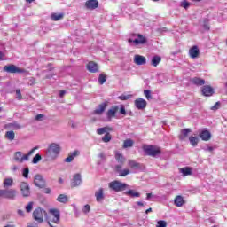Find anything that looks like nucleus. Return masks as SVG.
Returning a JSON list of instances; mask_svg holds the SVG:
<instances>
[{
    "instance_id": "13",
    "label": "nucleus",
    "mask_w": 227,
    "mask_h": 227,
    "mask_svg": "<svg viewBox=\"0 0 227 227\" xmlns=\"http://www.w3.org/2000/svg\"><path fill=\"white\" fill-rule=\"evenodd\" d=\"M34 184L36 187L43 189L45 187V180L42 177L41 175H36L34 179Z\"/></svg>"
},
{
    "instance_id": "28",
    "label": "nucleus",
    "mask_w": 227,
    "mask_h": 227,
    "mask_svg": "<svg viewBox=\"0 0 227 227\" xmlns=\"http://www.w3.org/2000/svg\"><path fill=\"white\" fill-rule=\"evenodd\" d=\"M79 155V151H74L73 153H70L68 157L64 160V162H72L75 157Z\"/></svg>"
},
{
    "instance_id": "21",
    "label": "nucleus",
    "mask_w": 227,
    "mask_h": 227,
    "mask_svg": "<svg viewBox=\"0 0 227 227\" xmlns=\"http://www.w3.org/2000/svg\"><path fill=\"white\" fill-rule=\"evenodd\" d=\"M82 179H81V174H75L71 182V187H77V185H81Z\"/></svg>"
},
{
    "instance_id": "15",
    "label": "nucleus",
    "mask_w": 227,
    "mask_h": 227,
    "mask_svg": "<svg viewBox=\"0 0 227 227\" xmlns=\"http://www.w3.org/2000/svg\"><path fill=\"white\" fill-rule=\"evenodd\" d=\"M85 8L87 10H97V8H98V0H87L85 3Z\"/></svg>"
},
{
    "instance_id": "25",
    "label": "nucleus",
    "mask_w": 227,
    "mask_h": 227,
    "mask_svg": "<svg viewBox=\"0 0 227 227\" xmlns=\"http://www.w3.org/2000/svg\"><path fill=\"white\" fill-rule=\"evenodd\" d=\"M6 129H8V130H20L22 126L17 122H12L6 125Z\"/></svg>"
},
{
    "instance_id": "8",
    "label": "nucleus",
    "mask_w": 227,
    "mask_h": 227,
    "mask_svg": "<svg viewBox=\"0 0 227 227\" xmlns=\"http://www.w3.org/2000/svg\"><path fill=\"white\" fill-rule=\"evenodd\" d=\"M109 188L112 191H114V192H120L121 191H125L127 184L120 181H112L109 183Z\"/></svg>"
},
{
    "instance_id": "35",
    "label": "nucleus",
    "mask_w": 227,
    "mask_h": 227,
    "mask_svg": "<svg viewBox=\"0 0 227 227\" xmlns=\"http://www.w3.org/2000/svg\"><path fill=\"white\" fill-rule=\"evenodd\" d=\"M180 171H181V173H183L184 176H189V175L192 174V171L191 170V168H189V167L181 168Z\"/></svg>"
},
{
    "instance_id": "54",
    "label": "nucleus",
    "mask_w": 227,
    "mask_h": 227,
    "mask_svg": "<svg viewBox=\"0 0 227 227\" xmlns=\"http://www.w3.org/2000/svg\"><path fill=\"white\" fill-rule=\"evenodd\" d=\"M43 118V114H37L35 119L37 121H42V119Z\"/></svg>"
},
{
    "instance_id": "7",
    "label": "nucleus",
    "mask_w": 227,
    "mask_h": 227,
    "mask_svg": "<svg viewBox=\"0 0 227 227\" xmlns=\"http://www.w3.org/2000/svg\"><path fill=\"white\" fill-rule=\"evenodd\" d=\"M43 215H44V217H46L47 212L40 207L36 208L33 212V217H34L35 221H36L37 224L43 223Z\"/></svg>"
},
{
    "instance_id": "1",
    "label": "nucleus",
    "mask_w": 227,
    "mask_h": 227,
    "mask_svg": "<svg viewBox=\"0 0 227 227\" xmlns=\"http://www.w3.org/2000/svg\"><path fill=\"white\" fill-rule=\"evenodd\" d=\"M115 160L118 162V164L115 165L114 169L115 172L118 173L119 176H127V175H130V169H122L125 162L127 161V159L123 157V154L120 153V152H116Z\"/></svg>"
},
{
    "instance_id": "31",
    "label": "nucleus",
    "mask_w": 227,
    "mask_h": 227,
    "mask_svg": "<svg viewBox=\"0 0 227 227\" xmlns=\"http://www.w3.org/2000/svg\"><path fill=\"white\" fill-rule=\"evenodd\" d=\"M191 130L189 129H184L181 130V134L179 135L180 141L185 140L187 138V136H189V133Z\"/></svg>"
},
{
    "instance_id": "27",
    "label": "nucleus",
    "mask_w": 227,
    "mask_h": 227,
    "mask_svg": "<svg viewBox=\"0 0 227 227\" xmlns=\"http://www.w3.org/2000/svg\"><path fill=\"white\" fill-rule=\"evenodd\" d=\"M107 132H113V128L106 126L97 129V134L99 136H102V134H106Z\"/></svg>"
},
{
    "instance_id": "3",
    "label": "nucleus",
    "mask_w": 227,
    "mask_h": 227,
    "mask_svg": "<svg viewBox=\"0 0 227 227\" xmlns=\"http://www.w3.org/2000/svg\"><path fill=\"white\" fill-rule=\"evenodd\" d=\"M142 149L146 155L149 157H157L162 153V149L159 147V145H143Z\"/></svg>"
},
{
    "instance_id": "55",
    "label": "nucleus",
    "mask_w": 227,
    "mask_h": 227,
    "mask_svg": "<svg viewBox=\"0 0 227 227\" xmlns=\"http://www.w3.org/2000/svg\"><path fill=\"white\" fill-rule=\"evenodd\" d=\"M28 84H30V86H33V84H35V78L31 77L28 81Z\"/></svg>"
},
{
    "instance_id": "46",
    "label": "nucleus",
    "mask_w": 227,
    "mask_h": 227,
    "mask_svg": "<svg viewBox=\"0 0 227 227\" xmlns=\"http://www.w3.org/2000/svg\"><path fill=\"white\" fill-rule=\"evenodd\" d=\"M221 107V102H216L215 106L211 107V111H217Z\"/></svg>"
},
{
    "instance_id": "2",
    "label": "nucleus",
    "mask_w": 227,
    "mask_h": 227,
    "mask_svg": "<svg viewBox=\"0 0 227 227\" xmlns=\"http://www.w3.org/2000/svg\"><path fill=\"white\" fill-rule=\"evenodd\" d=\"M59 152H61V147H59V145L52 143L46 150V158L48 159V160H54V159H56V157L59 155Z\"/></svg>"
},
{
    "instance_id": "47",
    "label": "nucleus",
    "mask_w": 227,
    "mask_h": 227,
    "mask_svg": "<svg viewBox=\"0 0 227 227\" xmlns=\"http://www.w3.org/2000/svg\"><path fill=\"white\" fill-rule=\"evenodd\" d=\"M120 114H123V116H126V115H127V111L125 110V106L121 105V107H120Z\"/></svg>"
},
{
    "instance_id": "40",
    "label": "nucleus",
    "mask_w": 227,
    "mask_h": 227,
    "mask_svg": "<svg viewBox=\"0 0 227 227\" xmlns=\"http://www.w3.org/2000/svg\"><path fill=\"white\" fill-rule=\"evenodd\" d=\"M111 134L109 132H107L103 137H102V141L104 143H109V141H111Z\"/></svg>"
},
{
    "instance_id": "44",
    "label": "nucleus",
    "mask_w": 227,
    "mask_h": 227,
    "mask_svg": "<svg viewBox=\"0 0 227 227\" xmlns=\"http://www.w3.org/2000/svg\"><path fill=\"white\" fill-rule=\"evenodd\" d=\"M166 226H168V223H166V221H162V220L158 221L156 225V227H166Z\"/></svg>"
},
{
    "instance_id": "11",
    "label": "nucleus",
    "mask_w": 227,
    "mask_h": 227,
    "mask_svg": "<svg viewBox=\"0 0 227 227\" xmlns=\"http://www.w3.org/2000/svg\"><path fill=\"white\" fill-rule=\"evenodd\" d=\"M128 166L130 168V169H133L134 171H139L144 168L143 164L137 162L134 160H129Z\"/></svg>"
},
{
    "instance_id": "42",
    "label": "nucleus",
    "mask_w": 227,
    "mask_h": 227,
    "mask_svg": "<svg viewBox=\"0 0 227 227\" xmlns=\"http://www.w3.org/2000/svg\"><path fill=\"white\" fill-rule=\"evenodd\" d=\"M208 22H209L208 19H205L204 20L203 28L206 31H209L210 30V24Z\"/></svg>"
},
{
    "instance_id": "58",
    "label": "nucleus",
    "mask_w": 227,
    "mask_h": 227,
    "mask_svg": "<svg viewBox=\"0 0 227 227\" xmlns=\"http://www.w3.org/2000/svg\"><path fill=\"white\" fill-rule=\"evenodd\" d=\"M65 93H66L65 90H60V91H59V97H60L61 98H63V97H65Z\"/></svg>"
},
{
    "instance_id": "32",
    "label": "nucleus",
    "mask_w": 227,
    "mask_h": 227,
    "mask_svg": "<svg viewBox=\"0 0 227 227\" xmlns=\"http://www.w3.org/2000/svg\"><path fill=\"white\" fill-rule=\"evenodd\" d=\"M126 196H130V198H139L141 193L136 192V190H129L125 192Z\"/></svg>"
},
{
    "instance_id": "51",
    "label": "nucleus",
    "mask_w": 227,
    "mask_h": 227,
    "mask_svg": "<svg viewBox=\"0 0 227 227\" xmlns=\"http://www.w3.org/2000/svg\"><path fill=\"white\" fill-rule=\"evenodd\" d=\"M90 205H88V204L85 205L84 207H83V213L88 214V212H90Z\"/></svg>"
},
{
    "instance_id": "9",
    "label": "nucleus",
    "mask_w": 227,
    "mask_h": 227,
    "mask_svg": "<svg viewBox=\"0 0 227 227\" xmlns=\"http://www.w3.org/2000/svg\"><path fill=\"white\" fill-rule=\"evenodd\" d=\"M4 72H7V74H24L26 70L13 64H10L4 67Z\"/></svg>"
},
{
    "instance_id": "20",
    "label": "nucleus",
    "mask_w": 227,
    "mask_h": 227,
    "mask_svg": "<svg viewBox=\"0 0 227 227\" xmlns=\"http://www.w3.org/2000/svg\"><path fill=\"white\" fill-rule=\"evenodd\" d=\"M199 136L202 141H210L212 139V134L207 129L202 130Z\"/></svg>"
},
{
    "instance_id": "19",
    "label": "nucleus",
    "mask_w": 227,
    "mask_h": 227,
    "mask_svg": "<svg viewBox=\"0 0 227 227\" xmlns=\"http://www.w3.org/2000/svg\"><path fill=\"white\" fill-rule=\"evenodd\" d=\"M87 69L92 74H97V72H98V64L94 61H90L87 65Z\"/></svg>"
},
{
    "instance_id": "45",
    "label": "nucleus",
    "mask_w": 227,
    "mask_h": 227,
    "mask_svg": "<svg viewBox=\"0 0 227 227\" xmlns=\"http://www.w3.org/2000/svg\"><path fill=\"white\" fill-rule=\"evenodd\" d=\"M24 178H28L29 176V168H25L23 169V173H22Z\"/></svg>"
},
{
    "instance_id": "53",
    "label": "nucleus",
    "mask_w": 227,
    "mask_h": 227,
    "mask_svg": "<svg viewBox=\"0 0 227 227\" xmlns=\"http://www.w3.org/2000/svg\"><path fill=\"white\" fill-rule=\"evenodd\" d=\"M120 100H129V98H130V96H125V95H121L119 97Z\"/></svg>"
},
{
    "instance_id": "18",
    "label": "nucleus",
    "mask_w": 227,
    "mask_h": 227,
    "mask_svg": "<svg viewBox=\"0 0 227 227\" xmlns=\"http://www.w3.org/2000/svg\"><path fill=\"white\" fill-rule=\"evenodd\" d=\"M120 107L118 106H113L106 113V116L108 120H111V118H114L116 116V113H118Z\"/></svg>"
},
{
    "instance_id": "37",
    "label": "nucleus",
    "mask_w": 227,
    "mask_h": 227,
    "mask_svg": "<svg viewBox=\"0 0 227 227\" xmlns=\"http://www.w3.org/2000/svg\"><path fill=\"white\" fill-rule=\"evenodd\" d=\"M63 17H65V14H63V13L51 14V20H53L54 21L61 20V19H63Z\"/></svg>"
},
{
    "instance_id": "22",
    "label": "nucleus",
    "mask_w": 227,
    "mask_h": 227,
    "mask_svg": "<svg viewBox=\"0 0 227 227\" xmlns=\"http://www.w3.org/2000/svg\"><path fill=\"white\" fill-rule=\"evenodd\" d=\"M134 63L136 65H146V58L141 55H135Z\"/></svg>"
},
{
    "instance_id": "48",
    "label": "nucleus",
    "mask_w": 227,
    "mask_h": 227,
    "mask_svg": "<svg viewBox=\"0 0 227 227\" xmlns=\"http://www.w3.org/2000/svg\"><path fill=\"white\" fill-rule=\"evenodd\" d=\"M181 6L183 8H184L185 10H187V8H189V6H191V4L189 2L184 1L181 3Z\"/></svg>"
},
{
    "instance_id": "36",
    "label": "nucleus",
    "mask_w": 227,
    "mask_h": 227,
    "mask_svg": "<svg viewBox=\"0 0 227 227\" xmlns=\"http://www.w3.org/2000/svg\"><path fill=\"white\" fill-rule=\"evenodd\" d=\"M5 139H8L9 141H13L15 139V132L13 131H7L5 133Z\"/></svg>"
},
{
    "instance_id": "60",
    "label": "nucleus",
    "mask_w": 227,
    "mask_h": 227,
    "mask_svg": "<svg viewBox=\"0 0 227 227\" xmlns=\"http://www.w3.org/2000/svg\"><path fill=\"white\" fill-rule=\"evenodd\" d=\"M44 192H45V194H51V189L50 188H45Z\"/></svg>"
},
{
    "instance_id": "43",
    "label": "nucleus",
    "mask_w": 227,
    "mask_h": 227,
    "mask_svg": "<svg viewBox=\"0 0 227 227\" xmlns=\"http://www.w3.org/2000/svg\"><path fill=\"white\" fill-rule=\"evenodd\" d=\"M144 95L146 97L147 100H152V91L150 90H144Z\"/></svg>"
},
{
    "instance_id": "59",
    "label": "nucleus",
    "mask_w": 227,
    "mask_h": 227,
    "mask_svg": "<svg viewBox=\"0 0 227 227\" xmlns=\"http://www.w3.org/2000/svg\"><path fill=\"white\" fill-rule=\"evenodd\" d=\"M18 214L20 215V217H24V211L22 210H18Z\"/></svg>"
},
{
    "instance_id": "12",
    "label": "nucleus",
    "mask_w": 227,
    "mask_h": 227,
    "mask_svg": "<svg viewBox=\"0 0 227 227\" xmlns=\"http://www.w3.org/2000/svg\"><path fill=\"white\" fill-rule=\"evenodd\" d=\"M95 198L98 203H103L106 200V193H104V188H99L95 192Z\"/></svg>"
},
{
    "instance_id": "64",
    "label": "nucleus",
    "mask_w": 227,
    "mask_h": 227,
    "mask_svg": "<svg viewBox=\"0 0 227 227\" xmlns=\"http://www.w3.org/2000/svg\"><path fill=\"white\" fill-rule=\"evenodd\" d=\"M150 212H152V208H148L146 211H145V214H150Z\"/></svg>"
},
{
    "instance_id": "61",
    "label": "nucleus",
    "mask_w": 227,
    "mask_h": 227,
    "mask_svg": "<svg viewBox=\"0 0 227 227\" xmlns=\"http://www.w3.org/2000/svg\"><path fill=\"white\" fill-rule=\"evenodd\" d=\"M146 200H151V198H152V193H147L146 194Z\"/></svg>"
},
{
    "instance_id": "41",
    "label": "nucleus",
    "mask_w": 227,
    "mask_h": 227,
    "mask_svg": "<svg viewBox=\"0 0 227 227\" xmlns=\"http://www.w3.org/2000/svg\"><path fill=\"white\" fill-rule=\"evenodd\" d=\"M42 160V155L40 154H36L33 160H32V162L33 164H38V162H40Z\"/></svg>"
},
{
    "instance_id": "17",
    "label": "nucleus",
    "mask_w": 227,
    "mask_h": 227,
    "mask_svg": "<svg viewBox=\"0 0 227 227\" xmlns=\"http://www.w3.org/2000/svg\"><path fill=\"white\" fill-rule=\"evenodd\" d=\"M135 106L137 109L143 111V109H146L147 103H146V100L143 98H137L135 100Z\"/></svg>"
},
{
    "instance_id": "26",
    "label": "nucleus",
    "mask_w": 227,
    "mask_h": 227,
    "mask_svg": "<svg viewBox=\"0 0 227 227\" xmlns=\"http://www.w3.org/2000/svg\"><path fill=\"white\" fill-rule=\"evenodd\" d=\"M184 203L185 200H184V197L181 195H177L174 200V205H176V207H184Z\"/></svg>"
},
{
    "instance_id": "10",
    "label": "nucleus",
    "mask_w": 227,
    "mask_h": 227,
    "mask_svg": "<svg viewBox=\"0 0 227 227\" xmlns=\"http://www.w3.org/2000/svg\"><path fill=\"white\" fill-rule=\"evenodd\" d=\"M20 189L22 196L24 198H27L28 196L31 195V190L29 188V184L26 182H22L20 184Z\"/></svg>"
},
{
    "instance_id": "4",
    "label": "nucleus",
    "mask_w": 227,
    "mask_h": 227,
    "mask_svg": "<svg viewBox=\"0 0 227 227\" xmlns=\"http://www.w3.org/2000/svg\"><path fill=\"white\" fill-rule=\"evenodd\" d=\"M131 36L136 39L129 38L128 42L129 43H134V45H145L148 42L146 37L141 34H132Z\"/></svg>"
},
{
    "instance_id": "14",
    "label": "nucleus",
    "mask_w": 227,
    "mask_h": 227,
    "mask_svg": "<svg viewBox=\"0 0 227 227\" xmlns=\"http://www.w3.org/2000/svg\"><path fill=\"white\" fill-rule=\"evenodd\" d=\"M201 92L204 97H212V95H214V88L210 85H204L201 89Z\"/></svg>"
},
{
    "instance_id": "30",
    "label": "nucleus",
    "mask_w": 227,
    "mask_h": 227,
    "mask_svg": "<svg viewBox=\"0 0 227 227\" xmlns=\"http://www.w3.org/2000/svg\"><path fill=\"white\" fill-rule=\"evenodd\" d=\"M160 61H162V58L159 55H155L151 59V65H153V67H157Z\"/></svg>"
},
{
    "instance_id": "23",
    "label": "nucleus",
    "mask_w": 227,
    "mask_h": 227,
    "mask_svg": "<svg viewBox=\"0 0 227 227\" xmlns=\"http://www.w3.org/2000/svg\"><path fill=\"white\" fill-rule=\"evenodd\" d=\"M106 109H107V103H102L98 105L96 110H94V114L100 115L104 113V111H106Z\"/></svg>"
},
{
    "instance_id": "24",
    "label": "nucleus",
    "mask_w": 227,
    "mask_h": 227,
    "mask_svg": "<svg viewBox=\"0 0 227 227\" xmlns=\"http://www.w3.org/2000/svg\"><path fill=\"white\" fill-rule=\"evenodd\" d=\"M191 82L195 86H203L205 84V80L200 77H193L191 79Z\"/></svg>"
},
{
    "instance_id": "33",
    "label": "nucleus",
    "mask_w": 227,
    "mask_h": 227,
    "mask_svg": "<svg viewBox=\"0 0 227 227\" xmlns=\"http://www.w3.org/2000/svg\"><path fill=\"white\" fill-rule=\"evenodd\" d=\"M57 200L59 203H68V196L65 195V194H60L59 195V197L57 198Z\"/></svg>"
},
{
    "instance_id": "5",
    "label": "nucleus",
    "mask_w": 227,
    "mask_h": 227,
    "mask_svg": "<svg viewBox=\"0 0 227 227\" xmlns=\"http://www.w3.org/2000/svg\"><path fill=\"white\" fill-rule=\"evenodd\" d=\"M36 149L37 147H34L31 151L27 153V154H24V155H22V152H16L14 155V160L20 163H22L25 160H29V156L33 155V153H35V150Z\"/></svg>"
},
{
    "instance_id": "6",
    "label": "nucleus",
    "mask_w": 227,
    "mask_h": 227,
    "mask_svg": "<svg viewBox=\"0 0 227 227\" xmlns=\"http://www.w3.org/2000/svg\"><path fill=\"white\" fill-rule=\"evenodd\" d=\"M0 198L5 200H15L17 198V190L15 189H2L0 190Z\"/></svg>"
},
{
    "instance_id": "39",
    "label": "nucleus",
    "mask_w": 227,
    "mask_h": 227,
    "mask_svg": "<svg viewBox=\"0 0 227 227\" xmlns=\"http://www.w3.org/2000/svg\"><path fill=\"white\" fill-rule=\"evenodd\" d=\"M106 81H107V75H106L104 74H100L99 77H98L99 84H104V82H106Z\"/></svg>"
},
{
    "instance_id": "52",
    "label": "nucleus",
    "mask_w": 227,
    "mask_h": 227,
    "mask_svg": "<svg viewBox=\"0 0 227 227\" xmlns=\"http://www.w3.org/2000/svg\"><path fill=\"white\" fill-rule=\"evenodd\" d=\"M98 157H99V159H101L102 161L106 160V153H100Z\"/></svg>"
},
{
    "instance_id": "16",
    "label": "nucleus",
    "mask_w": 227,
    "mask_h": 227,
    "mask_svg": "<svg viewBox=\"0 0 227 227\" xmlns=\"http://www.w3.org/2000/svg\"><path fill=\"white\" fill-rule=\"evenodd\" d=\"M189 56L192 59H196V58H200V48L194 45L189 50Z\"/></svg>"
},
{
    "instance_id": "29",
    "label": "nucleus",
    "mask_w": 227,
    "mask_h": 227,
    "mask_svg": "<svg viewBox=\"0 0 227 227\" xmlns=\"http://www.w3.org/2000/svg\"><path fill=\"white\" fill-rule=\"evenodd\" d=\"M12 185H13V178L7 177L4 179L3 186L4 187V189H8V187H12Z\"/></svg>"
},
{
    "instance_id": "49",
    "label": "nucleus",
    "mask_w": 227,
    "mask_h": 227,
    "mask_svg": "<svg viewBox=\"0 0 227 227\" xmlns=\"http://www.w3.org/2000/svg\"><path fill=\"white\" fill-rule=\"evenodd\" d=\"M26 210L28 213L31 212V210H33V202H29L28 205H27Z\"/></svg>"
},
{
    "instance_id": "62",
    "label": "nucleus",
    "mask_w": 227,
    "mask_h": 227,
    "mask_svg": "<svg viewBox=\"0 0 227 227\" xmlns=\"http://www.w3.org/2000/svg\"><path fill=\"white\" fill-rule=\"evenodd\" d=\"M207 152H214V147L208 146L207 147Z\"/></svg>"
},
{
    "instance_id": "57",
    "label": "nucleus",
    "mask_w": 227,
    "mask_h": 227,
    "mask_svg": "<svg viewBox=\"0 0 227 227\" xmlns=\"http://www.w3.org/2000/svg\"><path fill=\"white\" fill-rule=\"evenodd\" d=\"M27 227H38V223H33L28 224Z\"/></svg>"
},
{
    "instance_id": "63",
    "label": "nucleus",
    "mask_w": 227,
    "mask_h": 227,
    "mask_svg": "<svg viewBox=\"0 0 227 227\" xmlns=\"http://www.w3.org/2000/svg\"><path fill=\"white\" fill-rule=\"evenodd\" d=\"M137 205H138V207H143L145 204H143V202H141V201H137Z\"/></svg>"
},
{
    "instance_id": "56",
    "label": "nucleus",
    "mask_w": 227,
    "mask_h": 227,
    "mask_svg": "<svg viewBox=\"0 0 227 227\" xmlns=\"http://www.w3.org/2000/svg\"><path fill=\"white\" fill-rule=\"evenodd\" d=\"M4 53H3V51H0V61H4Z\"/></svg>"
},
{
    "instance_id": "34",
    "label": "nucleus",
    "mask_w": 227,
    "mask_h": 227,
    "mask_svg": "<svg viewBox=\"0 0 227 227\" xmlns=\"http://www.w3.org/2000/svg\"><path fill=\"white\" fill-rule=\"evenodd\" d=\"M132 146H134V140L129 138L124 141L123 148H132Z\"/></svg>"
},
{
    "instance_id": "38",
    "label": "nucleus",
    "mask_w": 227,
    "mask_h": 227,
    "mask_svg": "<svg viewBox=\"0 0 227 227\" xmlns=\"http://www.w3.org/2000/svg\"><path fill=\"white\" fill-rule=\"evenodd\" d=\"M189 141L191 145L193 146H198V143H200V139L197 137H193V136L189 137Z\"/></svg>"
},
{
    "instance_id": "50",
    "label": "nucleus",
    "mask_w": 227,
    "mask_h": 227,
    "mask_svg": "<svg viewBox=\"0 0 227 227\" xmlns=\"http://www.w3.org/2000/svg\"><path fill=\"white\" fill-rule=\"evenodd\" d=\"M16 98H18V100H22V94L20 93V90H16Z\"/></svg>"
}]
</instances>
